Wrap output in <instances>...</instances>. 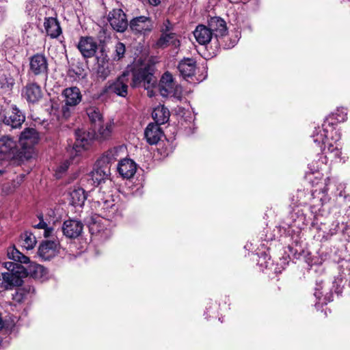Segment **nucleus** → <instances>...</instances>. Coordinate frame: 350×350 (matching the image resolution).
Segmentation results:
<instances>
[{"label":"nucleus","instance_id":"f257e3e1","mask_svg":"<svg viewBox=\"0 0 350 350\" xmlns=\"http://www.w3.org/2000/svg\"><path fill=\"white\" fill-rule=\"evenodd\" d=\"M92 209L95 215L86 219L89 230L92 235L99 237V239L105 240L111 236V231L106 228V224L116 214L117 206L112 196L107 195L92 203Z\"/></svg>","mask_w":350,"mask_h":350},{"label":"nucleus","instance_id":"f03ea898","mask_svg":"<svg viewBox=\"0 0 350 350\" xmlns=\"http://www.w3.org/2000/svg\"><path fill=\"white\" fill-rule=\"evenodd\" d=\"M314 144L325 154H329L334 158H339L340 148L337 142L340 139V133L333 126L323 122L321 126L316 127L310 135Z\"/></svg>","mask_w":350,"mask_h":350},{"label":"nucleus","instance_id":"7ed1b4c3","mask_svg":"<svg viewBox=\"0 0 350 350\" xmlns=\"http://www.w3.org/2000/svg\"><path fill=\"white\" fill-rule=\"evenodd\" d=\"M98 129L95 133L88 132L83 129H79L75 131L76 141L72 147L76 154L80 152L81 149L88 148L94 138L103 141L109 139L114 128V122L109 120L105 124L100 123L97 125Z\"/></svg>","mask_w":350,"mask_h":350},{"label":"nucleus","instance_id":"20e7f679","mask_svg":"<svg viewBox=\"0 0 350 350\" xmlns=\"http://www.w3.org/2000/svg\"><path fill=\"white\" fill-rule=\"evenodd\" d=\"M130 83L133 88L143 87L148 90V95L151 97L153 92L150 89L154 87L157 80L150 66L135 68L130 72Z\"/></svg>","mask_w":350,"mask_h":350},{"label":"nucleus","instance_id":"39448f33","mask_svg":"<svg viewBox=\"0 0 350 350\" xmlns=\"http://www.w3.org/2000/svg\"><path fill=\"white\" fill-rule=\"evenodd\" d=\"M64 105L62 107V116L65 118L70 117L71 109L80 103L82 95L80 90L77 87L67 88L62 92Z\"/></svg>","mask_w":350,"mask_h":350},{"label":"nucleus","instance_id":"423d86ee","mask_svg":"<svg viewBox=\"0 0 350 350\" xmlns=\"http://www.w3.org/2000/svg\"><path fill=\"white\" fill-rule=\"evenodd\" d=\"M27 275L24 267H19L16 273L4 272L0 274V286L5 290L12 289L23 284V278Z\"/></svg>","mask_w":350,"mask_h":350},{"label":"nucleus","instance_id":"0eeeda50","mask_svg":"<svg viewBox=\"0 0 350 350\" xmlns=\"http://www.w3.org/2000/svg\"><path fill=\"white\" fill-rule=\"evenodd\" d=\"M39 136L38 132L32 128L25 129L19 137V145L25 157L29 158L33 152V147L38 142Z\"/></svg>","mask_w":350,"mask_h":350},{"label":"nucleus","instance_id":"6e6552de","mask_svg":"<svg viewBox=\"0 0 350 350\" xmlns=\"http://www.w3.org/2000/svg\"><path fill=\"white\" fill-rule=\"evenodd\" d=\"M1 116L3 122L12 129L18 128L21 126L25 121V116L22 112L14 105H12L1 113Z\"/></svg>","mask_w":350,"mask_h":350},{"label":"nucleus","instance_id":"1a4fd4ad","mask_svg":"<svg viewBox=\"0 0 350 350\" xmlns=\"http://www.w3.org/2000/svg\"><path fill=\"white\" fill-rule=\"evenodd\" d=\"M29 70L36 76H47L48 61L46 56L37 53L31 57L29 59Z\"/></svg>","mask_w":350,"mask_h":350},{"label":"nucleus","instance_id":"9d476101","mask_svg":"<svg viewBox=\"0 0 350 350\" xmlns=\"http://www.w3.org/2000/svg\"><path fill=\"white\" fill-rule=\"evenodd\" d=\"M107 20L113 29L118 32H124L129 25L126 16L121 9H113L111 11Z\"/></svg>","mask_w":350,"mask_h":350},{"label":"nucleus","instance_id":"9b49d317","mask_svg":"<svg viewBox=\"0 0 350 350\" xmlns=\"http://www.w3.org/2000/svg\"><path fill=\"white\" fill-rule=\"evenodd\" d=\"M16 142L12 137L4 135L0 137V159H10L15 157L17 149Z\"/></svg>","mask_w":350,"mask_h":350},{"label":"nucleus","instance_id":"f8f14e48","mask_svg":"<svg viewBox=\"0 0 350 350\" xmlns=\"http://www.w3.org/2000/svg\"><path fill=\"white\" fill-rule=\"evenodd\" d=\"M130 72L126 71L109 86L110 92L122 97H126L128 93Z\"/></svg>","mask_w":350,"mask_h":350},{"label":"nucleus","instance_id":"ddd939ff","mask_svg":"<svg viewBox=\"0 0 350 350\" xmlns=\"http://www.w3.org/2000/svg\"><path fill=\"white\" fill-rule=\"evenodd\" d=\"M129 27L136 33L146 34L152 30L153 24L150 18L141 16L133 18L130 21Z\"/></svg>","mask_w":350,"mask_h":350},{"label":"nucleus","instance_id":"4468645a","mask_svg":"<svg viewBox=\"0 0 350 350\" xmlns=\"http://www.w3.org/2000/svg\"><path fill=\"white\" fill-rule=\"evenodd\" d=\"M77 48L83 57L90 58L95 55L98 44L92 37H81Z\"/></svg>","mask_w":350,"mask_h":350},{"label":"nucleus","instance_id":"2eb2a0df","mask_svg":"<svg viewBox=\"0 0 350 350\" xmlns=\"http://www.w3.org/2000/svg\"><path fill=\"white\" fill-rule=\"evenodd\" d=\"M62 230L64 235L66 237L75 239L82 232L83 224L78 220L68 219L64 222Z\"/></svg>","mask_w":350,"mask_h":350},{"label":"nucleus","instance_id":"dca6fc26","mask_svg":"<svg viewBox=\"0 0 350 350\" xmlns=\"http://www.w3.org/2000/svg\"><path fill=\"white\" fill-rule=\"evenodd\" d=\"M110 166H105V165H99L97 161L94 170L90 172V177L91 178L93 184L98 186L102 182L108 179L111 172Z\"/></svg>","mask_w":350,"mask_h":350},{"label":"nucleus","instance_id":"f3484780","mask_svg":"<svg viewBox=\"0 0 350 350\" xmlns=\"http://www.w3.org/2000/svg\"><path fill=\"white\" fill-rule=\"evenodd\" d=\"M59 243L56 241H43L38 248V255L44 260H50L58 252Z\"/></svg>","mask_w":350,"mask_h":350},{"label":"nucleus","instance_id":"a211bd4d","mask_svg":"<svg viewBox=\"0 0 350 350\" xmlns=\"http://www.w3.org/2000/svg\"><path fill=\"white\" fill-rule=\"evenodd\" d=\"M208 26L213 32V36L217 40L224 37L228 32L226 23L220 17H213L208 21Z\"/></svg>","mask_w":350,"mask_h":350},{"label":"nucleus","instance_id":"6ab92c4d","mask_svg":"<svg viewBox=\"0 0 350 350\" xmlns=\"http://www.w3.org/2000/svg\"><path fill=\"white\" fill-rule=\"evenodd\" d=\"M125 152L124 146L114 147L105 152L103 156L98 160L99 165H105V166H110L118 158H120Z\"/></svg>","mask_w":350,"mask_h":350},{"label":"nucleus","instance_id":"aec40b11","mask_svg":"<svg viewBox=\"0 0 350 350\" xmlns=\"http://www.w3.org/2000/svg\"><path fill=\"white\" fill-rule=\"evenodd\" d=\"M51 214H54L53 211H50L44 219L43 217H39V223L34 226L36 228L44 229V236L45 237L53 235L54 231L53 226L58 221L57 219L52 217Z\"/></svg>","mask_w":350,"mask_h":350},{"label":"nucleus","instance_id":"412c9836","mask_svg":"<svg viewBox=\"0 0 350 350\" xmlns=\"http://www.w3.org/2000/svg\"><path fill=\"white\" fill-rule=\"evenodd\" d=\"M117 169L122 178L129 179L135 174L137 166L133 160L124 159L119 162Z\"/></svg>","mask_w":350,"mask_h":350},{"label":"nucleus","instance_id":"4be33fe9","mask_svg":"<svg viewBox=\"0 0 350 350\" xmlns=\"http://www.w3.org/2000/svg\"><path fill=\"white\" fill-rule=\"evenodd\" d=\"M144 135L147 142L150 145H153L157 144L161 139L163 131L159 124L150 123L145 130Z\"/></svg>","mask_w":350,"mask_h":350},{"label":"nucleus","instance_id":"5701e85b","mask_svg":"<svg viewBox=\"0 0 350 350\" xmlns=\"http://www.w3.org/2000/svg\"><path fill=\"white\" fill-rule=\"evenodd\" d=\"M196 68V61L191 58L183 59L180 62L178 66V69L180 75L187 80L194 75Z\"/></svg>","mask_w":350,"mask_h":350},{"label":"nucleus","instance_id":"b1692460","mask_svg":"<svg viewBox=\"0 0 350 350\" xmlns=\"http://www.w3.org/2000/svg\"><path fill=\"white\" fill-rule=\"evenodd\" d=\"M175 83L172 75L168 72H165L161 78L159 89L163 96H167L168 94L174 92Z\"/></svg>","mask_w":350,"mask_h":350},{"label":"nucleus","instance_id":"393cba45","mask_svg":"<svg viewBox=\"0 0 350 350\" xmlns=\"http://www.w3.org/2000/svg\"><path fill=\"white\" fill-rule=\"evenodd\" d=\"M193 36L196 41L202 45H205L211 40L213 32L210 30L208 26L199 25L193 31Z\"/></svg>","mask_w":350,"mask_h":350},{"label":"nucleus","instance_id":"a878e982","mask_svg":"<svg viewBox=\"0 0 350 350\" xmlns=\"http://www.w3.org/2000/svg\"><path fill=\"white\" fill-rule=\"evenodd\" d=\"M96 75L97 77L103 80L105 79L109 75L111 70L107 55L103 52L100 56L96 57Z\"/></svg>","mask_w":350,"mask_h":350},{"label":"nucleus","instance_id":"bb28decb","mask_svg":"<svg viewBox=\"0 0 350 350\" xmlns=\"http://www.w3.org/2000/svg\"><path fill=\"white\" fill-rule=\"evenodd\" d=\"M23 94L29 103L38 102L42 96L40 87L36 83H30L26 85Z\"/></svg>","mask_w":350,"mask_h":350},{"label":"nucleus","instance_id":"cd10ccee","mask_svg":"<svg viewBox=\"0 0 350 350\" xmlns=\"http://www.w3.org/2000/svg\"><path fill=\"white\" fill-rule=\"evenodd\" d=\"M44 26L47 35L51 38H57L62 33V28L55 18H45Z\"/></svg>","mask_w":350,"mask_h":350},{"label":"nucleus","instance_id":"c85d7f7f","mask_svg":"<svg viewBox=\"0 0 350 350\" xmlns=\"http://www.w3.org/2000/svg\"><path fill=\"white\" fill-rule=\"evenodd\" d=\"M347 110L343 108H338L334 112L331 113L324 121L329 126H333L338 123L343 122L347 120Z\"/></svg>","mask_w":350,"mask_h":350},{"label":"nucleus","instance_id":"c756f323","mask_svg":"<svg viewBox=\"0 0 350 350\" xmlns=\"http://www.w3.org/2000/svg\"><path fill=\"white\" fill-rule=\"evenodd\" d=\"M152 117L155 121L154 124L161 125L168 121L170 112L163 105H159L153 109Z\"/></svg>","mask_w":350,"mask_h":350},{"label":"nucleus","instance_id":"7c9ffc66","mask_svg":"<svg viewBox=\"0 0 350 350\" xmlns=\"http://www.w3.org/2000/svg\"><path fill=\"white\" fill-rule=\"evenodd\" d=\"M27 291L25 288L18 289L14 294L12 295V301L10 302L8 305L9 308L8 311L14 312L18 310L19 305L26 299Z\"/></svg>","mask_w":350,"mask_h":350},{"label":"nucleus","instance_id":"2f4dec72","mask_svg":"<svg viewBox=\"0 0 350 350\" xmlns=\"http://www.w3.org/2000/svg\"><path fill=\"white\" fill-rule=\"evenodd\" d=\"M70 203L75 206L81 207L87 199L85 190L81 187H75L70 193Z\"/></svg>","mask_w":350,"mask_h":350},{"label":"nucleus","instance_id":"473e14b6","mask_svg":"<svg viewBox=\"0 0 350 350\" xmlns=\"http://www.w3.org/2000/svg\"><path fill=\"white\" fill-rule=\"evenodd\" d=\"M180 42L177 35L175 33L161 34L156 44L159 48H164L172 44L175 47L179 46Z\"/></svg>","mask_w":350,"mask_h":350},{"label":"nucleus","instance_id":"72a5a7b5","mask_svg":"<svg viewBox=\"0 0 350 350\" xmlns=\"http://www.w3.org/2000/svg\"><path fill=\"white\" fill-rule=\"evenodd\" d=\"M312 196L313 198L310 206L311 212L317 213V211H319L320 208L327 201L328 198L325 194L324 191L319 192L315 191Z\"/></svg>","mask_w":350,"mask_h":350},{"label":"nucleus","instance_id":"f704fd0d","mask_svg":"<svg viewBox=\"0 0 350 350\" xmlns=\"http://www.w3.org/2000/svg\"><path fill=\"white\" fill-rule=\"evenodd\" d=\"M8 256L10 259L20 263L27 264L30 262L29 257L22 254L15 247L9 248L8 250Z\"/></svg>","mask_w":350,"mask_h":350},{"label":"nucleus","instance_id":"c9c22d12","mask_svg":"<svg viewBox=\"0 0 350 350\" xmlns=\"http://www.w3.org/2000/svg\"><path fill=\"white\" fill-rule=\"evenodd\" d=\"M23 241V247L27 250H31L34 247L36 243V237L28 232H25L21 235Z\"/></svg>","mask_w":350,"mask_h":350},{"label":"nucleus","instance_id":"e433bc0d","mask_svg":"<svg viewBox=\"0 0 350 350\" xmlns=\"http://www.w3.org/2000/svg\"><path fill=\"white\" fill-rule=\"evenodd\" d=\"M88 115L90 121L94 124V129H96L97 125L103 122V117L99 111L94 109H90L88 111Z\"/></svg>","mask_w":350,"mask_h":350},{"label":"nucleus","instance_id":"4c0bfd02","mask_svg":"<svg viewBox=\"0 0 350 350\" xmlns=\"http://www.w3.org/2000/svg\"><path fill=\"white\" fill-rule=\"evenodd\" d=\"M317 288H315V292L314 293V295L317 297V299L319 300V304H327L328 301H330L329 297L331 296L330 293H327L323 298V292L321 290L323 289V286H321L320 284H317Z\"/></svg>","mask_w":350,"mask_h":350},{"label":"nucleus","instance_id":"58836bf2","mask_svg":"<svg viewBox=\"0 0 350 350\" xmlns=\"http://www.w3.org/2000/svg\"><path fill=\"white\" fill-rule=\"evenodd\" d=\"M22 180L23 178L20 177L18 178L16 180H14L11 185L9 184L3 185L2 188L3 193H4L5 195H8L14 192L15 189L21 184Z\"/></svg>","mask_w":350,"mask_h":350},{"label":"nucleus","instance_id":"ea45409f","mask_svg":"<svg viewBox=\"0 0 350 350\" xmlns=\"http://www.w3.org/2000/svg\"><path fill=\"white\" fill-rule=\"evenodd\" d=\"M125 45L122 42H118L115 46V57L114 59H120L124 57L125 53Z\"/></svg>","mask_w":350,"mask_h":350},{"label":"nucleus","instance_id":"a19ab883","mask_svg":"<svg viewBox=\"0 0 350 350\" xmlns=\"http://www.w3.org/2000/svg\"><path fill=\"white\" fill-rule=\"evenodd\" d=\"M174 25L168 20H165L160 27V31L161 34H167L173 33Z\"/></svg>","mask_w":350,"mask_h":350},{"label":"nucleus","instance_id":"79ce46f5","mask_svg":"<svg viewBox=\"0 0 350 350\" xmlns=\"http://www.w3.org/2000/svg\"><path fill=\"white\" fill-rule=\"evenodd\" d=\"M1 87L5 90L11 89L14 84V79L10 77H3L0 79Z\"/></svg>","mask_w":350,"mask_h":350},{"label":"nucleus","instance_id":"37998d69","mask_svg":"<svg viewBox=\"0 0 350 350\" xmlns=\"http://www.w3.org/2000/svg\"><path fill=\"white\" fill-rule=\"evenodd\" d=\"M4 267L8 269L7 272L16 273L19 267H23L22 265L13 262H5L3 263Z\"/></svg>","mask_w":350,"mask_h":350},{"label":"nucleus","instance_id":"c03bdc74","mask_svg":"<svg viewBox=\"0 0 350 350\" xmlns=\"http://www.w3.org/2000/svg\"><path fill=\"white\" fill-rule=\"evenodd\" d=\"M70 165V161H66L63 163H62L57 168V173H64L65 172Z\"/></svg>","mask_w":350,"mask_h":350},{"label":"nucleus","instance_id":"a18cd8bd","mask_svg":"<svg viewBox=\"0 0 350 350\" xmlns=\"http://www.w3.org/2000/svg\"><path fill=\"white\" fill-rule=\"evenodd\" d=\"M239 40V38H238V36H235V37L234 38H230V42L229 43H226L224 46V48H226V49H230L232 47H233L236 44L237 42H238Z\"/></svg>","mask_w":350,"mask_h":350},{"label":"nucleus","instance_id":"49530a36","mask_svg":"<svg viewBox=\"0 0 350 350\" xmlns=\"http://www.w3.org/2000/svg\"><path fill=\"white\" fill-rule=\"evenodd\" d=\"M33 268H34L35 277H38L37 273H41V275H42V273L45 272L44 268L42 265H35Z\"/></svg>","mask_w":350,"mask_h":350},{"label":"nucleus","instance_id":"de8ad7c7","mask_svg":"<svg viewBox=\"0 0 350 350\" xmlns=\"http://www.w3.org/2000/svg\"><path fill=\"white\" fill-rule=\"evenodd\" d=\"M150 3L153 5H157L160 3V0H149Z\"/></svg>","mask_w":350,"mask_h":350},{"label":"nucleus","instance_id":"09e8293b","mask_svg":"<svg viewBox=\"0 0 350 350\" xmlns=\"http://www.w3.org/2000/svg\"><path fill=\"white\" fill-rule=\"evenodd\" d=\"M5 166H0V175L5 172Z\"/></svg>","mask_w":350,"mask_h":350},{"label":"nucleus","instance_id":"8fccbe9b","mask_svg":"<svg viewBox=\"0 0 350 350\" xmlns=\"http://www.w3.org/2000/svg\"><path fill=\"white\" fill-rule=\"evenodd\" d=\"M323 163H324V161H322L321 162V164H319V165H318V166H320V165H323Z\"/></svg>","mask_w":350,"mask_h":350}]
</instances>
